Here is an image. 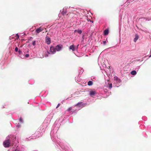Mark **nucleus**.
Masks as SVG:
<instances>
[{
    "label": "nucleus",
    "mask_w": 151,
    "mask_h": 151,
    "mask_svg": "<svg viewBox=\"0 0 151 151\" xmlns=\"http://www.w3.org/2000/svg\"><path fill=\"white\" fill-rule=\"evenodd\" d=\"M58 129V127H56L55 125H54L52 127V129L50 132V136L51 138L53 141L55 142H56L60 147L63 149H65L66 148L63 146L61 143L59 144L58 142V139L56 133Z\"/></svg>",
    "instance_id": "f257e3e1"
},
{
    "label": "nucleus",
    "mask_w": 151,
    "mask_h": 151,
    "mask_svg": "<svg viewBox=\"0 0 151 151\" xmlns=\"http://www.w3.org/2000/svg\"><path fill=\"white\" fill-rule=\"evenodd\" d=\"M40 129H38L37 131L35 134L36 137L34 136H32L31 137H29V138H27L25 139V141H28L31 140V139H35L37 138H38L41 136L42 135V132H40Z\"/></svg>",
    "instance_id": "f03ea898"
},
{
    "label": "nucleus",
    "mask_w": 151,
    "mask_h": 151,
    "mask_svg": "<svg viewBox=\"0 0 151 151\" xmlns=\"http://www.w3.org/2000/svg\"><path fill=\"white\" fill-rule=\"evenodd\" d=\"M56 52L55 47L54 46H51L50 48V51H47L48 54H55Z\"/></svg>",
    "instance_id": "7ed1b4c3"
},
{
    "label": "nucleus",
    "mask_w": 151,
    "mask_h": 151,
    "mask_svg": "<svg viewBox=\"0 0 151 151\" xmlns=\"http://www.w3.org/2000/svg\"><path fill=\"white\" fill-rule=\"evenodd\" d=\"M10 141L9 139H7L5 140L3 142L4 146L5 147H9Z\"/></svg>",
    "instance_id": "20e7f679"
},
{
    "label": "nucleus",
    "mask_w": 151,
    "mask_h": 151,
    "mask_svg": "<svg viewBox=\"0 0 151 151\" xmlns=\"http://www.w3.org/2000/svg\"><path fill=\"white\" fill-rule=\"evenodd\" d=\"M84 106V104L82 102L78 103L76 105H75V106H76L79 108L78 109V110L81 109V108L83 107Z\"/></svg>",
    "instance_id": "39448f33"
},
{
    "label": "nucleus",
    "mask_w": 151,
    "mask_h": 151,
    "mask_svg": "<svg viewBox=\"0 0 151 151\" xmlns=\"http://www.w3.org/2000/svg\"><path fill=\"white\" fill-rule=\"evenodd\" d=\"M62 48V45L60 44L57 45L55 47L56 51H60Z\"/></svg>",
    "instance_id": "423d86ee"
},
{
    "label": "nucleus",
    "mask_w": 151,
    "mask_h": 151,
    "mask_svg": "<svg viewBox=\"0 0 151 151\" xmlns=\"http://www.w3.org/2000/svg\"><path fill=\"white\" fill-rule=\"evenodd\" d=\"M46 42L47 45H49L51 43L50 38L48 36H46L45 37Z\"/></svg>",
    "instance_id": "0eeeda50"
},
{
    "label": "nucleus",
    "mask_w": 151,
    "mask_h": 151,
    "mask_svg": "<svg viewBox=\"0 0 151 151\" xmlns=\"http://www.w3.org/2000/svg\"><path fill=\"white\" fill-rule=\"evenodd\" d=\"M96 93V92L95 91H89V95L91 96L95 95Z\"/></svg>",
    "instance_id": "6e6552de"
},
{
    "label": "nucleus",
    "mask_w": 151,
    "mask_h": 151,
    "mask_svg": "<svg viewBox=\"0 0 151 151\" xmlns=\"http://www.w3.org/2000/svg\"><path fill=\"white\" fill-rule=\"evenodd\" d=\"M114 80L116 81V83H120L121 81L117 77L115 76L114 77Z\"/></svg>",
    "instance_id": "1a4fd4ad"
},
{
    "label": "nucleus",
    "mask_w": 151,
    "mask_h": 151,
    "mask_svg": "<svg viewBox=\"0 0 151 151\" xmlns=\"http://www.w3.org/2000/svg\"><path fill=\"white\" fill-rule=\"evenodd\" d=\"M43 30V29L41 28V27H40L38 28H37L35 31V32L36 33H39L42 31Z\"/></svg>",
    "instance_id": "9d476101"
},
{
    "label": "nucleus",
    "mask_w": 151,
    "mask_h": 151,
    "mask_svg": "<svg viewBox=\"0 0 151 151\" xmlns=\"http://www.w3.org/2000/svg\"><path fill=\"white\" fill-rule=\"evenodd\" d=\"M106 86L109 89H111L112 87V84L111 83H108V84L106 83Z\"/></svg>",
    "instance_id": "9b49d317"
},
{
    "label": "nucleus",
    "mask_w": 151,
    "mask_h": 151,
    "mask_svg": "<svg viewBox=\"0 0 151 151\" xmlns=\"http://www.w3.org/2000/svg\"><path fill=\"white\" fill-rule=\"evenodd\" d=\"M75 47L74 45H71L69 47L70 50H71L73 51L75 50Z\"/></svg>",
    "instance_id": "f8f14e48"
},
{
    "label": "nucleus",
    "mask_w": 151,
    "mask_h": 151,
    "mask_svg": "<svg viewBox=\"0 0 151 151\" xmlns=\"http://www.w3.org/2000/svg\"><path fill=\"white\" fill-rule=\"evenodd\" d=\"M67 13V11H66V10L65 9H63V11H62V12H61V14L63 15H65Z\"/></svg>",
    "instance_id": "ddd939ff"
},
{
    "label": "nucleus",
    "mask_w": 151,
    "mask_h": 151,
    "mask_svg": "<svg viewBox=\"0 0 151 151\" xmlns=\"http://www.w3.org/2000/svg\"><path fill=\"white\" fill-rule=\"evenodd\" d=\"M109 34V30L107 29L105 30L104 31V35L106 36L107 35Z\"/></svg>",
    "instance_id": "4468645a"
},
{
    "label": "nucleus",
    "mask_w": 151,
    "mask_h": 151,
    "mask_svg": "<svg viewBox=\"0 0 151 151\" xmlns=\"http://www.w3.org/2000/svg\"><path fill=\"white\" fill-rule=\"evenodd\" d=\"M131 74L133 75H135L137 74V72L136 71L133 70L131 72Z\"/></svg>",
    "instance_id": "2eb2a0df"
},
{
    "label": "nucleus",
    "mask_w": 151,
    "mask_h": 151,
    "mask_svg": "<svg viewBox=\"0 0 151 151\" xmlns=\"http://www.w3.org/2000/svg\"><path fill=\"white\" fill-rule=\"evenodd\" d=\"M77 32L79 34H81L82 33V31L81 29L75 30V32Z\"/></svg>",
    "instance_id": "dca6fc26"
},
{
    "label": "nucleus",
    "mask_w": 151,
    "mask_h": 151,
    "mask_svg": "<svg viewBox=\"0 0 151 151\" xmlns=\"http://www.w3.org/2000/svg\"><path fill=\"white\" fill-rule=\"evenodd\" d=\"M93 84V82L92 81H90L88 82V85L89 86H91Z\"/></svg>",
    "instance_id": "f3484780"
},
{
    "label": "nucleus",
    "mask_w": 151,
    "mask_h": 151,
    "mask_svg": "<svg viewBox=\"0 0 151 151\" xmlns=\"http://www.w3.org/2000/svg\"><path fill=\"white\" fill-rule=\"evenodd\" d=\"M134 0H127V1H126V2H125V4L126 5H128L130 3V1H133Z\"/></svg>",
    "instance_id": "a211bd4d"
},
{
    "label": "nucleus",
    "mask_w": 151,
    "mask_h": 151,
    "mask_svg": "<svg viewBox=\"0 0 151 151\" xmlns=\"http://www.w3.org/2000/svg\"><path fill=\"white\" fill-rule=\"evenodd\" d=\"M139 37L137 35H136L135 36V37L134 39V42H136L137 40L138 39Z\"/></svg>",
    "instance_id": "6ab92c4d"
},
{
    "label": "nucleus",
    "mask_w": 151,
    "mask_h": 151,
    "mask_svg": "<svg viewBox=\"0 0 151 151\" xmlns=\"http://www.w3.org/2000/svg\"><path fill=\"white\" fill-rule=\"evenodd\" d=\"M34 83V81L33 80H31L29 81V83L31 84H33Z\"/></svg>",
    "instance_id": "aec40b11"
},
{
    "label": "nucleus",
    "mask_w": 151,
    "mask_h": 151,
    "mask_svg": "<svg viewBox=\"0 0 151 151\" xmlns=\"http://www.w3.org/2000/svg\"><path fill=\"white\" fill-rule=\"evenodd\" d=\"M78 110V109H76L72 111V114L76 113Z\"/></svg>",
    "instance_id": "412c9836"
},
{
    "label": "nucleus",
    "mask_w": 151,
    "mask_h": 151,
    "mask_svg": "<svg viewBox=\"0 0 151 151\" xmlns=\"http://www.w3.org/2000/svg\"><path fill=\"white\" fill-rule=\"evenodd\" d=\"M19 122L20 123H23L24 122L23 120L22 117H20L19 119Z\"/></svg>",
    "instance_id": "4be33fe9"
},
{
    "label": "nucleus",
    "mask_w": 151,
    "mask_h": 151,
    "mask_svg": "<svg viewBox=\"0 0 151 151\" xmlns=\"http://www.w3.org/2000/svg\"><path fill=\"white\" fill-rule=\"evenodd\" d=\"M72 107H69L67 110V111H69L71 110L72 109Z\"/></svg>",
    "instance_id": "5701e85b"
},
{
    "label": "nucleus",
    "mask_w": 151,
    "mask_h": 151,
    "mask_svg": "<svg viewBox=\"0 0 151 151\" xmlns=\"http://www.w3.org/2000/svg\"><path fill=\"white\" fill-rule=\"evenodd\" d=\"M21 125L19 124V123H18L16 127H17L18 128H19L21 127Z\"/></svg>",
    "instance_id": "b1692460"
},
{
    "label": "nucleus",
    "mask_w": 151,
    "mask_h": 151,
    "mask_svg": "<svg viewBox=\"0 0 151 151\" xmlns=\"http://www.w3.org/2000/svg\"><path fill=\"white\" fill-rule=\"evenodd\" d=\"M35 42H36L35 41H32V44L33 46H35Z\"/></svg>",
    "instance_id": "393cba45"
},
{
    "label": "nucleus",
    "mask_w": 151,
    "mask_h": 151,
    "mask_svg": "<svg viewBox=\"0 0 151 151\" xmlns=\"http://www.w3.org/2000/svg\"><path fill=\"white\" fill-rule=\"evenodd\" d=\"M84 70H83V71H81V70H79L78 73H79V74L81 73H83V71Z\"/></svg>",
    "instance_id": "a878e982"
},
{
    "label": "nucleus",
    "mask_w": 151,
    "mask_h": 151,
    "mask_svg": "<svg viewBox=\"0 0 151 151\" xmlns=\"http://www.w3.org/2000/svg\"><path fill=\"white\" fill-rule=\"evenodd\" d=\"M18 48L17 47H16L15 49V51H16V52H17L18 51Z\"/></svg>",
    "instance_id": "bb28decb"
},
{
    "label": "nucleus",
    "mask_w": 151,
    "mask_h": 151,
    "mask_svg": "<svg viewBox=\"0 0 151 151\" xmlns=\"http://www.w3.org/2000/svg\"><path fill=\"white\" fill-rule=\"evenodd\" d=\"M18 52L20 55L21 53H22V51L20 50H18Z\"/></svg>",
    "instance_id": "cd10ccee"
},
{
    "label": "nucleus",
    "mask_w": 151,
    "mask_h": 151,
    "mask_svg": "<svg viewBox=\"0 0 151 151\" xmlns=\"http://www.w3.org/2000/svg\"><path fill=\"white\" fill-rule=\"evenodd\" d=\"M29 55L28 54H26L25 55V57H26L27 58L29 56Z\"/></svg>",
    "instance_id": "c85d7f7f"
},
{
    "label": "nucleus",
    "mask_w": 151,
    "mask_h": 151,
    "mask_svg": "<svg viewBox=\"0 0 151 151\" xmlns=\"http://www.w3.org/2000/svg\"><path fill=\"white\" fill-rule=\"evenodd\" d=\"M106 41H104L103 42V44L104 45H105L106 44Z\"/></svg>",
    "instance_id": "c756f323"
},
{
    "label": "nucleus",
    "mask_w": 151,
    "mask_h": 151,
    "mask_svg": "<svg viewBox=\"0 0 151 151\" xmlns=\"http://www.w3.org/2000/svg\"><path fill=\"white\" fill-rule=\"evenodd\" d=\"M88 22H90L92 23H93V21H91L90 20V19H88Z\"/></svg>",
    "instance_id": "7c9ffc66"
},
{
    "label": "nucleus",
    "mask_w": 151,
    "mask_h": 151,
    "mask_svg": "<svg viewBox=\"0 0 151 151\" xmlns=\"http://www.w3.org/2000/svg\"><path fill=\"white\" fill-rule=\"evenodd\" d=\"M60 104H58V105H57L56 108H57L58 107H59V106H60Z\"/></svg>",
    "instance_id": "2f4dec72"
},
{
    "label": "nucleus",
    "mask_w": 151,
    "mask_h": 151,
    "mask_svg": "<svg viewBox=\"0 0 151 151\" xmlns=\"http://www.w3.org/2000/svg\"><path fill=\"white\" fill-rule=\"evenodd\" d=\"M24 56H20V57H21V58H24Z\"/></svg>",
    "instance_id": "473e14b6"
},
{
    "label": "nucleus",
    "mask_w": 151,
    "mask_h": 151,
    "mask_svg": "<svg viewBox=\"0 0 151 151\" xmlns=\"http://www.w3.org/2000/svg\"><path fill=\"white\" fill-rule=\"evenodd\" d=\"M42 125L43 126H44V125H45V126H46V125H45V122H44L42 124Z\"/></svg>",
    "instance_id": "72a5a7b5"
},
{
    "label": "nucleus",
    "mask_w": 151,
    "mask_h": 151,
    "mask_svg": "<svg viewBox=\"0 0 151 151\" xmlns=\"http://www.w3.org/2000/svg\"><path fill=\"white\" fill-rule=\"evenodd\" d=\"M17 36L18 37H19V35H18V34H17Z\"/></svg>",
    "instance_id": "f704fd0d"
},
{
    "label": "nucleus",
    "mask_w": 151,
    "mask_h": 151,
    "mask_svg": "<svg viewBox=\"0 0 151 151\" xmlns=\"http://www.w3.org/2000/svg\"><path fill=\"white\" fill-rule=\"evenodd\" d=\"M15 151H19V150H18L17 149V150H15Z\"/></svg>",
    "instance_id": "c9c22d12"
},
{
    "label": "nucleus",
    "mask_w": 151,
    "mask_h": 151,
    "mask_svg": "<svg viewBox=\"0 0 151 151\" xmlns=\"http://www.w3.org/2000/svg\"><path fill=\"white\" fill-rule=\"evenodd\" d=\"M45 57H47V56H48V55H45Z\"/></svg>",
    "instance_id": "e433bc0d"
},
{
    "label": "nucleus",
    "mask_w": 151,
    "mask_h": 151,
    "mask_svg": "<svg viewBox=\"0 0 151 151\" xmlns=\"http://www.w3.org/2000/svg\"><path fill=\"white\" fill-rule=\"evenodd\" d=\"M151 57V54L150 55V56H149V57L150 58Z\"/></svg>",
    "instance_id": "4c0bfd02"
},
{
    "label": "nucleus",
    "mask_w": 151,
    "mask_h": 151,
    "mask_svg": "<svg viewBox=\"0 0 151 151\" xmlns=\"http://www.w3.org/2000/svg\"><path fill=\"white\" fill-rule=\"evenodd\" d=\"M76 77H75V80H76Z\"/></svg>",
    "instance_id": "58836bf2"
},
{
    "label": "nucleus",
    "mask_w": 151,
    "mask_h": 151,
    "mask_svg": "<svg viewBox=\"0 0 151 151\" xmlns=\"http://www.w3.org/2000/svg\"><path fill=\"white\" fill-rule=\"evenodd\" d=\"M137 61H139V60H137Z\"/></svg>",
    "instance_id": "ea45409f"
},
{
    "label": "nucleus",
    "mask_w": 151,
    "mask_h": 151,
    "mask_svg": "<svg viewBox=\"0 0 151 151\" xmlns=\"http://www.w3.org/2000/svg\"><path fill=\"white\" fill-rule=\"evenodd\" d=\"M150 129H151V127L150 128Z\"/></svg>",
    "instance_id": "a19ab883"
}]
</instances>
